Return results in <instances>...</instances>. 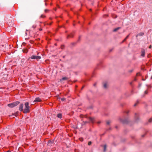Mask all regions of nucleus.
I'll return each mask as SVG.
<instances>
[{
	"label": "nucleus",
	"mask_w": 152,
	"mask_h": 152,
	"mask_svg": "<svg viewBox=\"0 0 152 152\" xmlns=\"http://www.w3.org/2000/svg\"><path fill=\"white\" fill-rule=\"evenodd\" d=\"M152 121V119L151 118L149 119V121H148L149 122H151Z\"/></svg>",
	"instance_id": "c756f323"
},
{
	"label": "nucleus",
	"mask_w": 152,
	"mask_h": 152,
	"mask_svg": "<svg viewBox=\"0 0 152 152\" xmlns=\"http://www.w3.org/2000/svg\"><path fill=\"white\" fill-rule=\"evenodd\" d=\"M23 51L24 53H27L28 52V50H27V49H26V50H23Z\"/></svg>",
	"instance_id": "a211bd4d"
},
{
	"label": "nucleus",
	"mask_w": 152,
	"mask_h": 152,
	"mask_svg": "<svg viewBox=\"0 0 152 152\" xmlns=\"http://www.w3.org/2000/svg\"><path fill=\"white\" fill-rule=\"evenodd\" d=\"M135 118L137 121L138 119V115L136 113L135 114Z\"/></svg>",
	"instance_id": "4468645a"
},
{
	"label": "nucleus",
	"mask_w": 152,
	"mask_h": 152,
	"mask_svg": "<svg viewBox=\"0 0 152 152\" xmlns=\"http://www.w3.org/2000/svg\"><path fill=\"white\" fill-rule=\"evenodd\" d=\"M36 27V26L35 25H34L32 26V28H35Z\"/></svg>",
	"instance_id": "412c9836"
},
{
	"label": "nucleus",
	"mask_w": 152,
	"mask_h": 152,
	"mask_svg": "<svg viewBox=\"0 0 152 152\" xmlns=\"http://www.w3.org/2000/svg\"><path fill=\"white\" fill-rule=\"evenodd\" d=\"M39 30L40 31H42V29H41V28H40V29H39Z\"/></svg>",
	"instance_id": "c9c22d12"
},
{
	"label": "nucleus",
	"mask_w": 152,
	"mask_h": 152,
	"mask_svg": "<svg viewBox=\"0 0 152 152\" xmlns=\"http://www.w3.org/2000/svg\"><path fill=\"white\" fill-rule=\"evenodd\" d=\"M89 120L92 123H94V118H91V117H90L89 118Z\"/></svg>",
	"instance_id": "423d86ee"
},
{
	"label": "nucleus",
	"mask_w": 152,
	"mask_h": 152,
	"mask_svg": "<svg viewBox=\"0 0 152 152\" xmlns=\"http://www.w3.org/2000/svg\"><path fill=\"white\" fill-rule=\"evenodd\" d=\"M133 71V69H131L130 70H129V72L131 73V72H132Z\"/></svg>",
	"instance_id": "b1692460"
},
{
	"label": "nucleus",
	"mask_w": 152,
	"mask_h": 152,
	"mask_svg": "<svg viewBox=\"0 0 152 152\" xmlns=\"http://www.w3.org/2000/svg\"><path fill=\"white\" fill-rule=\"evenodd\" d=\"M148 94V91L147 90H146L144 92V95H146L147 94Z\"/></svg>",
	"instance_id": "f3484780"
},
{
	"label": "nucleus",
	"mask_w": 152,
	"mask_h": 152,
	"mask_svg": "<svg viewBox=\"0 0 152 152\" xmlns=\"http://www.w3.org/2000/svg\"><path fill=\"white\" fill-rule=\"evenodd\" d=\"M20 102L18 101L16 102H13L11 104H8V106L10 107H13L18 104Z\"/></svg>",
	"instance_id": "f03ea898"
},
{
	"label": "nucleus",
	"mask_w": 152,
	"mask_h": 152,
	"mask_svg": "<svg viewBox=\"0 0 152 152\" xmlns=\"http://www.w3.org/2000/svg\"><path fill=\"white\" fill-rule=\"evenodd\" d=\"M25 108L23 110V104H21L19 105V110L20 111H23V112L24 113H29L30 110V107L29 106V103L28 102H26L25 104Z\"/></svg>",
	"instance_id": "f257e3e1"
},
{
	"label": "nucleus",
	"mask_w": 152,
	"mask_h": 152,
	"mask_svg": "<svg viewBox=\"0 0 152 152\" xmlns=\"http://www.w3.org/2000/svg\"><path fill=\"white\" fill-rule=\"evenodd\" d=\"M29 58L33 59H36L37 61H38L41 58V57L40 56L33 55Z\"/></svg>",
	"instance_id": "7ed1b4c3"
},
{
	"label": "nucleus",
	"mask_w": 152,
	"mask_h": 152,
	"mask_svg": "<svg viewBox=\"0 0 152 152\" xmlns=\"http://www.w3.org/2000/svg\"><path fill=\"white\" fill-rule=\"evenodd\" d=\"M129 34L125 38V39L122 42H124L129 37Z\"/></svg>",
	"instance_id": "2eb2a0df"
},
{
	"label": "nucleus",
	"mask_w": 152,
	"mask_h": 152,
	"mask_svg": "<svg viewBox=\"0 0 152 152\" xmlns=\"http://www.w3.org/2000/svg\"><path fill=\"white\" fill-rule=\"evenodd\" d=\"M80 38H81V36H80L79 37V40H80Z\"/></svg>",
	"instance_id": "f704fd0d"
},
{
	"label": "nucleus",
	"mask_w": 152,
	"mask_h": 152,
	"mask_svg": "<svg viewBox=\"0 0 152 152\" xmlns=\"http://www.w3.org/2000/svg\"><path fill=\"white\" fill-rule=\"evenodd\" d=\"M10 19H9V20H7V22L9 25L11 26L12 25L14 20L12 18L10 17Z\"/></svg>",
	"instance_id": "20e7f679"
},
{
	"label": "nucleus",
	"mask_w": 152,
	"mask_h": 152,
	"mask_svg": "<svg viewBox=\"0 0 152 152\" xmlns=\"http://www.w3.org/2000/svg\"><path fill=\"white\" fill-rule=\"evenodd\" d=\"M79 139H80V140L81 141H83V138H79Z\"/></svg>",
	"instance_id": "5701e85b"
},
{
	"label": "nucleus",
	"mask_w": 152,
	"mask_h": 152,
	"mask_svg": "<svg viewBox=\"0 0 152 152\" xmlns=\"http://www.w3.org/2000/svg\"><path fill=\"white\" fill-rule=\"evenodd\" d=\"M103 87L105 88H107V83L105 82L103 83Z\"/></svg>",
	"instance_id": "6e6552de"
},
{
	"label": "nucleus",
	"mask_w": 152,
	"mask_h": 152,
	"mask_svg": "<svg viewBox=\"0 0 152 152\" xmlns=\"http://www.w3.org/2000/svg\"><path fill=\"white\" fill-rule=\"evenodd\" d=\"M145 50L144 49H142L141 51V56L142 57H144L145 56Z\"/></svg>",
	"instance_id": "0eeeda50"
},
{
	"label": "nucleus",
	"mask_w": 152,
	"mask_h": 152,
	"mask_svg": "<svg viewBox=\"0 0 152 152\" xmlns=\"http://www.w3.org/2000/svg\"><path fill=\"white\" fill-rule=\"evenodd\" d=\"M95 85H96V84H94V86H95Z\"/></svg>",
	"instance_id": "e433bc0d"
},
{
	"label": "nucleus",
	"mask_w": 152,
	"mask_h": 152,
	"mask_svg": "<svg viewBox=\"0 0 152 152\" xmlns=\"http://www.w3.org/2000/svg\"><path fill=\"white\" fill-rule=\"evenodd\" d=\"M144 33L143 32H140L138 34H137L136 36V37H137L138 36H142L144 35Z\"/></svg>",
	"instance_id": "1a4fd4ad"
},
{
	"label": "nucleus",
	"mask_w": 152,
	"mask_h": 152,
	"mask_svg": "<svg viewBox=\"0 0 152 152\" xmlns=\"http://www.w3.org/2000/svg\"><path fill=\"white\" fill-rule=\"evenodd\" d=\"M49 10H47V9H45V12H48V11H49Z\"/></svg>",
	"instance_id": "cd10ccee"
},
{
	"label": "nucleus",
	"mask_w": 152,
	"mask_h": 152,
	"mask_svg": "<svg viewBox=\"0 0 152 152\" xmlns=\"http://www.w3.org/2000/svg\"><path fill=\"white\" fill-rule=\"evenodd\" d=\"M151 48V45H150L149 46V48Z\"/></svg>",
	"instance_id": "473e14b6"
},
{
	"label": "nucleus",
	"mask_w": 152,
	"mask_h": 152,
	"mask_svg": "<svg viewBox=\"0 0 152 152\" xmlns=\"http://www.w3.org/2000/svg\"><path fill=\"white\" fill-rule=\"evenodd\" d=\"M138 103V102L137 101L136 103L135 104H134V106H136L137 105V104Z\"/></svg>",
	"instance_id": "c85d7f7f"
},
{
	"label": "nucleus",
	"mask_w": 152,
	"mask_h": 152,
	"mask_svg": "<svg viewBox=\"0 0 152 152\" xmlns=\"http://www.w3.org/2000/svg\"><path fill=\"white\" fill-rule=\"evenodd\" d=\"M73 34H71L70 35H68L67 38H68L69 37L72 38L73 37Z\"/></svg>",
	"instance_id": "9d476101"
},
{
	"label": "nucleus",
	"mask_w": 152,
	"mask_h": 152,
	"mask_svg": "<svg viewBox=\"0 0 152 152\" xmlns=\"http://www.w3.org/2000/svg\"><path fill=\"white\" fill-rule=\"evenodd\" d=\"M121 121L123 123H125L127 122V121H122L121 120Z\"/></svg>",
	"instance_id": "393cba45"
},
{
	"label": "nucleus",
	"mask_w": 152,
	"mask_h": 152,
	"mask_svg": "<svg viewBox=\"0 0 152 152\" xmlns=\"http://www.w3.org/2000/svg\"><path fill=\"white\" fill-rule=\"evenodd\" d=\"M100 123V122H98V123L99 124Z\"/></svg>",
	"instance_id": "ea45409f"
},
{
	"label": "nucleus",
	"mask_w": 152,
	"mask_h": 152,
	"mask_svg": "<svg viewBox=\"0 0 152 152\" xmlns=\"http://www.w3.org/2000/svg\"><path fill=\"white\" fill-rule=\"evenodd\" d=\"M144 96H142V97H144Z\"/></svg>",
	"instance_id": "58836bf2"
},
{
	"label": "nucleus",
	"mask_w": 152,
	"mask_h": 152,
	"mask_svg": "<svg viewBox=\"0 0 152 152\" xmlns=\"http://www.w3.org/2000/svg\"><path fill=\"white\" fill-rule=\"evenodd\" d=\"M45 17V16L43 15H41V16H40V18H44Z\"/></svg>",
	"instance_id": "aec40b11"
},
{
	"label": "nucleus",
	"mask_w": 152,
	"mask_h": 152,
	"mask_svg": "<svg viewBox=\"0 0 152 152\" xmlns=\"http://www.w3.org/2000/svg\"><path fill=\"white\" fill-rule=\"evenodd\" d=\"M83 122L85 124V123H88V122L86 121H84Z\"/></svg>",
	"instance_id": "2f4dec72"
},
{
	"label": "nucleus",
	"mask_w": 152,
	"mask_h": 152,
	"mask_svg": "<svg viewBox=\"0 0 152 152\" xmlns=\"http://www.w3.org/2000/svg\"><path fill=\"white\" fill-rule=\"evenodd\" d=\"M50 143H52V142L51 141H48V145H50Z\"/></svg>",
	"instance_id": "6ab92c4d"
},
{
	"label": "nucleus",
	"mask_w": 152,
	"mask_h": 152,
	"mask_svg": "<svg viewBox=\"0 0 152 152\" xmlns=\"http://www.w3.org/2000/svg\"><path fill=\"white\" fill-rule=\"evenodd\" d=\"M41 101V99L39 97L35 98V100L33 102H40Z\"/></svg>",
	"instance_id": "39448f33"
},
{
	"label": "nucleus",
	"mask_w": 152,
	"mask_h": 152,
	"mask_svg": "<svg viewBox=\"0 0 152 152\" xmlns=\"http://www.w3.org/2000/svg\"><path fill=\"white\" fill-rule=\"evenodd\" d=\"M13 115H15V116H16V115H15L14 114H13Z\"/></svg>",
	"instance_id": "a19ab883"
},
{
	"label": "nucleus",
	"mask_w": 152,
	"mask_h": 152,
	"mask_svg": "<svg viewBox=\"0 0 152 152\" xmlns=\"http://www.w3.org/2000/svg\"><path fill=\"white\" fill-rule=\"evenodd\" d=\"M61 100L62 101H64L65 100V99L64 98H62L61 99Z\"/></svg>",
	"instance_id": "bb28decb"
},
{
	"label": "nucleus",
	"mask_w": 152,
	"mask_h": 152,
	"mask_svg": "<svg viewBox=\"0 0 152 152\" xmlns=\"http://www.w3.org/2000/svg\"><path fill=\"white\" fill-rule=\"evenodd\" d=\"M57 117L60 118H61L62 117V114L61 113H59L57 115Z\"/></svg>",
	"instance_id": "9b49d317"
},
{
	"label": "nucleus",
	"mask_w": 152,
	"mask_h": 152,
	"mask_svg": "<svg viewBox=\"0 0 152 152\" xmlns=\"http://www.w3.org/2000/svg\"><path fill=\"white\" fill-rule=\"evenodd\" d=\"M39 54V53H38L37 54V55H38V54Z\"/></svg>",
	"instance_id": "79ce46f5"
},
{
	"label": "nucleus",
	"mask_w": 152,
	"mask_h": 152,
	"mask_svg": "<svg viewBox=\"0 0 152 152\" xmlns=\"http://www.w3.org/2000/svg\"><path fill=\"white\" fill-rule=\"evenodd\" d=\"M68 79V78L67 77H63L62 78V80H66Z\"/></svg>",
	"instance_id": "dca6fc26"
},
{
	"label": "nucleus",
	"mask_w": 152,
	"mask_h": 152,
	"mask_svg": "<svg viewBox=\"0 0 152 152\" xmlns=\"http://www.w3.org/2000/svg\"><path fill=\"white\" fill-rule=\"evenodd\" d=\"M64 45H62L61 46V48L62 49H63L64 48Z\"/></svg>",
	"instance_id": "7c9ffc66"
},
{
	"label": "nucleus",
	"mask_w": 152,
	"mask_h": 152,
	"mask_svg": "<svg viewBox=\"0 0 152 152\" xmlns=\"http://www.w3.org/2000/svg\"><path fill=\"white\" fill-rule=\"evenodd\" d=\"M91 144V141L89 142L88 143V144L89 145H90Z\"/></svg>",
	"instance_id": "a878e982"
},
{
	"label": "nucleus",
	"mask_w": 152,
	"mask_h": 152,
	"mask_svg": "<svg viewBox=\"0 0 152 152\" xmlns=\"http://www.w3.org/2000/svg\"><path fill=\"white\" fill-rule=\"evenodd\" d=\"M106 148H107L106 145H104V150H103V151L104 152L106 151Z\"/></svg>",
	"instance_id": "ddd939ff"
},
{
	"label": "nucleus",
	"mask_w": 152,
	"mask_h": 152,
	"mask_svg": "<svg viewBox=\"0 0 152 152\" xmlns=\"http://www.w3.org/2000/svg\"><path fill=\"white\" fill-rule=\"evenodd\" d=\"M83 87H83H83H82V89L83 88Z\"/></svg>",
	"instance_id": "4c0bfd02"
},
{
	"label": "nucleus",
	"mask_w": 152,
	"mask_h": 152,
	"mask_svg": "<svg viewBox=\"0 0 152 152\" xmlns=\"http://www.w3.org/2000/svg\"><path fill=\"white\" fill-rule=\"evenodd\" d=\"M110 121H107V125H109L110 124Z\"/></svg>",
	"instance_id": "4be33fe9"
},
{
	"label": "nucleus",
	"mask_w": 152,
	"mask_h": 152,
	"mask_svg": "<svg viewBox=\"0 0 152 152\" xmlns=\"http://www.w3.org/2000/svg\"><path fill=\"white\" fill-rule=\"evenodd\" d=\"M126 113H129V111H127L126 112Z\"/></svg>",
	"instance_id": "72a5a7b5"
},
{
	"label": "nucleus",
	"mask_w": 152,
	"mask_h": 152,
	"mask_svg": "<svg viewBox=\"0 0 152 152\" xmlns=\"http://www.w3.org/2000/svg\"><path fill=\"white\" fill-rule=\"evenodd\" d=\"M121 28L120 27H117L115 29H114L113 31L114 32H115V31H117V30H118L120 28Z\"/></svg>",
	"instance_id": "f8f14e48"
}]
</instances>
